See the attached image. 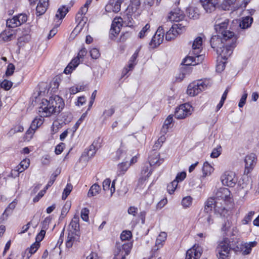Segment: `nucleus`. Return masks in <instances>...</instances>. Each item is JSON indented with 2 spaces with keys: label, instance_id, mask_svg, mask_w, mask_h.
Masks as SVG:
<instances>
[{
  "label": "nucleus",
  "instance_id": "f257e3e1",
  "mask_svg": "<svg viewBox=\"0 0 259 259\" xmlns=\"http://www.w3.org/2000/svg\"><path fill=\"white\" fill-rule=\"evenodd\" d=\"M64 107L63 100L59 96L55 95L51 97L49 100L43 99L38 109L41 117H48L52 114H58Z\"/></svg>",
  "mask_w": 259,
  "mask_h": 259
},
{
  "label": "nucleus",
  "instance_id": "f03ea898",
  "mask_svg": "<svg viewBox=\"0 0 259 259\" xmlns=\"http://www.w3.org/2000/svg\"><path fill=\"white\" fill-rule=\"evenodd\" d=\"M217 244L215 253L218 259H230L231 251L237 250L235 243L226 237L219 240Z\"/></svg>",
  "mask_w": 259,
  "mask_h": 259
},
{
  "label": "nucleus",
  "instance_id": "7ed1b4c3",
  "mask_svg": "<svg viewBox=\"0 0 259 259\" xmlns=\"http://www.w3.org/2000/svg\"><path fill=\"white\" fill-rule=\"evenodd\" d=\"M211 85L210 80L205 79L200 80L190 83L187 89V93L191 96H195L206 90Z\"/></svg>",
  "mask_w": 259,
  "mask_h": 259
},
{
  "label": "nucleus",
  "instance_id": "20e7f679",
  "mask_svg": "<svg viewBox=\"0 0 259 259\" xmlns=\"http://www.w3.org/2000/svg\"><path fill=\"white\" fill-rule=\"evenodd\" d=\"M236 37H232V39H229V41L225 44L224 47L217 49V53L223 60H227L232 54L233 49L236 47Z\"/></svg>",
  "mask_w": 259,
  "mask_h": 259
},
{
  "label": "nucleus",
  "instance_id": "39448f33",
  "mask_svg": "<svg viewBox=\"0 0 259 259\" xmlns=\"http://www.w3.org/2000/svg\"><path fill=\"white\" fill-rule=\"evenodd\" d=\"M229 36H221L217 34L213 35L210 40L211 47L217 52V49L224 47L225 44L229 41V39H232V37H235L234 32H229Z\"/></svg>",
  "mask_w": 259,
  "mask_h": 259
},
{
  "label": "nucleus",
  "instance_id": "423d86ee",
  "mask_svg": "<svg viewBox=\"0 0 259 259\" xmlns=\"http://www.w3.org/2000/svg\"><path fill=\"white\" fill-rule=\"evenodd\" d=\"M229 20L228 19L224 20L218 19L215 21L214 29L217 34L221 36H229V32H233L228 30Z\"/></svg>",
  "mask_w": 259,
  "mask_h": 259
},
{
  "label": "nucleus",
  "instance_id": "0eeeda50",
  "mask_svg": "<svg viewBox=\"0 0 259 259\" xmlns=\"http://www.w3.org/2000/svg\"><path fill=\"white\" fill-rule=\"evenodd\" d=\"M193 111L192 106L189 103H185L176 108L175 116L176 118L181 119L191 115Z\"/></svg>",
  "mask_w": 259,
  "mask_h": 259
},
{
  "label": "nucleus",
  "instance_id": "6e6552de",
  "mask_svg": "<svg viewBox=\"0 0 259 259\" xmlns=\"http://www.w3.org/2000/svg\"><path fill=\"white\" fill-rule=\"evenodd\" d=\"M223 185L230 187H233L237 182L235 174L231 171H226L221 177Z\"/></svg>",
  "mask_w": 259,
  "mask_h": 259
},
{
  "label": "nucleus",
  "instance_id": "1a4fd4ad",
  "mask_svg": "<svg viewBox=\"0 0 259 259\" xmlns=\"http://www.w3.org/2000/svg\"><path fill=\"white\" fill-rule=\"evenodd\" d=\"M244 174L248 175L254 168L256 163V157L255 154L251 153L245 156L244 159Z\"/></svg>",
  "mask_w": 259,
  "mask_h": 259
},
{
  "label": "nucleus",
  "instance_id": "9d476101",
  "mask_svg": "<svg viewBox=\"0 0 259 259\" xmlns=\"http://www.w3.org/2000/svg\"><path fill=\"white\" fill-rule=\"evenodd\" d=\"M122 19L120 17L115 18L112 21L111 29L110 30V38L114 39L120 31L121 23Z\"/></svg>",
  "mask_w": 259,
  "mask_h": 259
},
{
  "label": "nucleus",
  "instance_id": "9b49d317",
  "mask_svg": "<svg viewBox=\"0 0 259 259\" xmlns=\"http://www.w3.org/2000/svg\"><path fill=\"white\" fill-rule=\"evenodd\" d=\"M165 31L163 26H159L155 35L152 37L150 45L154 47L158 46L163 40L164 33Z\"/></svg>",
  "mask_w": 259,
  "mask_h": 259
},
{
  "label": "nucleus",
  "instance_id": "f8f14e48",
  "mask_svg": "<svg viewBox=\"0 0 259 259\" xmlns=\"http://www.w3.org/2000/svg\"><path fill=\"white\" fill-rule=\"evenodd\" d=\"M200 3L205 11L211 13L216 10L219 0H200Z\"/></svg>",
  "mask_w": 259,
  "mask_h": 259
},
{
  "label": "nucleus",
  "instance_id": "ddd939ff",
  "mask_svg": "<svg viewBox=\"0 0 259 259\" xmlns=\"http://www.w3.org/2000/svg\"><path fill=\"white\" fill-rule=\"evenodd\" d=\"M185 18L183 12L179 8L174 9L169 13L167 19L171 22H180L182 21Z\"/></svg>",
  "mask_w": 259,
  "mask_h": 259
},
{
  "label": "nucleus",
  "instance_id": "4468645a",
  "mask_svg": "<svg viewBox=\"0 0 259 259\" xmlns=\"http://www.w3.org/2000/svg\"><path fill=\"white\" fill-rule=\"evenodd\" d=\"M123 1L124 0H109L105 7L106 11L118 13L120 10L121 4Z\"/></svg>",
  "mask_w": 259,
  "mask_h": 259
},
{
  "label": "nucleus",
  "instance_id": "2eb2a0df",
  "mask_svg": "<svg viewBox=\"0 0 259 259\" xmlns=\"http://www.w3.org/2000/svg\"><path fill=\"white\" fill-rule=\"evenodd\" d=\"M202 253V248L198 246L194 245L187 251L185 259H199L201 256Z\"/></svg>",
  "mask_w": 259,
  "mask_h": 259
},
{
  "label": "nucleus",
  "instance_id": "dca6fc26",
  "mask_svg": "<svg viewBox=\"0 0 259 259\" xmlns=\"http://www.w3.org/2000/svg\"><path fill=\"white\" fill-rule=\"evenodd\" d=\"M185 65L181 64V67L180 69V73L179 74L177 75L176 78V80L178 81H182L185 77L186 75L189 74L192 70H191V62L187 63Z\"/></svg>",
  "mask_w": 259,
  "mask_h": 259
},
{
  "label": "nucleus",
  "instance_id": "f3484780",
  "mask_svg": "<svg viewBox=\"0 0 259 259\" xmlns=\"http://www.w3.org/2000/svg\"><path fill=\"white\" fill-rule=\"evenodd\" d=\"M167 237V234L164 232H161L158 235L155 242V246L152 250V257L156 255L157 250L163 245V242L165 241Z\"/></svg>",
  "mask_w": 259,
  "mask_h": 259
},
{
  "label": "nucleus",
  "instance_id": "a211bd4d",
  "mask_svg": "<svg viewBox=\"0 0 259 259\" xmlns=\"http://www.w3.org/2000/svg\"><path fill=\"white\" fill-rule=\"evenodd\" d=\"M30 160L29 159H25L22 160L20 164L12 170V175L14 177L19 176L20 173L22 172L29 166Z\"/></svg>",
  "mask_w": 259,
  "mask_h": 259
},
{
  "label": "nucleus",
  "instance_id": "6ab92c4d",
  "mask_svg": "<svg viewBox=\"0 0 259 259\" xmlns=\"http://www.w3.org/2000/svg\"><path fill=\"white\" fill-rule=\"evenodd\" d=\"M152 172L151 166L148 163L145 164L141 170V177L139 180V183L145 182L151 175Z\"/></svg>",
  "mask_w": 259,
  "mask_h": 259
},
{
  "label": "nucleus",
  "instance_id": "aec40b11",
  "mask_svg": "<svg viewBox=\"0 0 259 259\" xmlns=\"http://www.w3.org/2000/svg\"><path fill=\"white\" fill-rule=\"evenodd\" d=\"M195 57L188 56L186 57L181 64L185 65L188 62H191V65H195L201 62L204 59V56L202 55H195Z\"/></svg>",
  "mask_w": 259,
  "mask_h": 259
},
{
  "label": "nucleus",
  "instance_id": "412c9836",
  "mask_svg": "<svg viewBox=\"0 0 259 259\" xmlns=\"http://www.w3.org/2000/svg\"><path fill=\"white\" fill-rule=\"evenodd\" d=\"M132 247V244L131 242H127L122 245L121 255H117L114 256L113 259H125V256L128 255L131 252Z\"/></svg>",
  "mask_w": 259,
  "mask_h": 259
},
{
  "label": "nucleus",
  "instance_id": "4be33fe9",
  "mask_svg": "<svg viewBox=\"0 0 259 259\" xmlns=\"http://www.w3.org/2000/svg\"><path fill=\"white\" fill-rule=\"evenodd\" d=\"M49 6V0H39L36 7L37 16L44 14L47 10Z\"/></svg>",
  "mask_w": 259,
  "mask_h": 259
},
{
  "label": "nucleus",
  "instance_id": "5701e85b",
  "mask_svg": "<svg viewBox=\"0 0 259 259\" xmlns=\"http://www.w3.org/2000/svg\"><path fill=\"white\" fill-rule=\"evenodd\" d=\"M80 235V233H74L69 231L66 242V247L71 248L74 242L79 241Z\"/></svg>",
  "mask_w": 259,
  "mask_h": 259
},
{
  "label": "nucleus",
  "instance_id": "b1692460",
  "mask_svg": "<svg viewBox=\"0 0 259 259\" xmlns=\"http://www.w3.org/2000/svg\"><path fill=\"white\" fill-rule=\"evenodd\" d=\"M212 212L208 211L204 212V210L201 211L200 213L199 220L207 226H209L213 223L212 219Z\"/></svg>",
  "mask_w": 259,
  "mask_h": 259
},
{
  "label": "nucleus",
  "instance_id": "393cba45",
  "mask_svg": "<svg viewBox=\"0 0 259 259\" xmlns=\"http://www.w3.org/2000/svg\"><path fill=\"white\" fill-rule=\"evenodd\" d=\"M79 221V217L78 215H74L69 224V231L74 233H80Z\"/></svg>",
  "mask_w": 259,
  "mask_h": 259
},
{
  "label": "nucleus",
  "instance_id": "a878e982",
  "mask_svg": "<svg viewBox=\"0 0 259 259\" xmlns=\"http://www.w3.org/2000/svg\"><path fill=\"white\" fill-rule=\"evenodd\" d=\"M202 38L198 36L194 40L192 45L193 53L194 55H199L201 51Z\"/></svg>",
  "mask_w": 259,
  "mask_h": 259
},
{
  "label": "nucleus",
  "instance_id": "bb28decb",
  "mask_svg": "<svg viewBox=\"0 0 259 259\" xmlns=\"http://www.w3.org/2000/svg\"><path fill=\"white\" fill-rule=\"evenodd\" d=\"M230 191L227 188H221L216 193V197L219 199L227 200L230 197Z\"/></svg>",
  "mask_w": 259,
  "mask_h": 259
},
{
  "label": "nucleus",
  "instance_id": "cd10ccee",
  "mask_svg": "<svg viewBox=\"0 0 259 259\" xmlns=\"http://www.w3.org/2000/svg\"><path fill=\"white\" fill-rule=\"evenodd\" d=\"M17 204V201L15 199L13 202L9 204L8 207L6 208L5 211L3 213L2 218L3 220L7 219V217L12 213L13 210L15 208Z\"/></svg>",
  "mask_w": 259,
  "mask_h": 259
},
{
  "label": "nucleus",
  "instance_id": "c85d7f7f",
  "mask_svg": "<svg viewBox=\"0 0 259 259\" xmlns=\"http://www.w3.org/2000/svg\"><path fill=\"white\" fill-rule=\"evenodd\" d=\"M110 184L111 180L109 179H105L103 182V189L105 191L110 189L111 192V195H112L115 191V182L114 181H113L111 187L110 188Z\"/></svg>",
  "mask_w": 259,
  "mask_h": 259
},
{
  "label": "nucleus",
  "instance_id": "c756f323",
  "mask_svg": "<svg viewBox=\"0 0 259 259\" xmlns=\"http://www.w3.org/2000/svg\"><path fill=\"white\" fill-rule=\"evenodd\" d=\"M95 144L96 143L94 142L88 149H85L82 154V156H87L89 158L93 157L96 154L98 149L95 146Z\"/></svg>",
  "mask_w": 259,
  "mask_h": 259
},
{
  "label": "nucleus",
  "instance_id": "7c9ffc66",
  "mask_svg": "<svg viewBox=\"0 0 259 259\" xmlns=\"http://www.w3.org/2000/svg\"><path fill=\"white\" fill-rule=\"evenodd\" d=\"M126 155V151L125 150V147L123 145L122 143H121L120 148L116 151L115 153V156L114 157V159L116 160H118L120 158H125Z\"/></svg>",
  "mask_w": 259,
  "mask_h": 259
},
{
  "label": "nucleus",
  "instance_id": "2f4dec72",
  "mask_svg": "<svg viewBox=\"0 0 259 259\" xmlns=\"http://www.w3.org/2000/svg\"><path fill=\"white\" fill-rule=\"evenodd\" d=\"M130 166L127 161L122 162L117 165V174L118 176H121L124 174Z\"/></svg>",
  "mask_w": 259,
  "mask_h": 259
},
{
  "label": "nucleus",
  "instance_id": "473e14b6",
  "mask_svg": "<svg viewBox=\"0 0 259 259\" xmlns=\"http://www.w3.org/2000/svg\"><path fill=\"white\" fill-rule=\"evenodd\" d=\"M188 16L193 19H197L199 18V14L198 8L190 7L187 9Z\"/></svg>",
  "mask_w": 259,
  "mask_h": 259
},
{
  "label": "nucleus",
  "instance_id": "72a5a7b5",
  "mask_svg": "<svg viewBox=\"0 0 259 259\" xmlns=\"http://www.w3.org/2000/svg\"><path fill=\"white\" fill-rule=\"evenodd\" d=\"M139 52V50H137L135 53L131 57L130 60H129V64L127 66L128 68H125L126 73H127L130 70L134 68V66L136 64V63L135 62L138 56Z\"/></svg>",
  "mask_w": 259,
  "mask_h": 259
},
{
  "label": "nucleus",
  "instance_id": "f704fd0d",
  "mask_svg": "<svg viewBox=\"0 0 259 259\" xmlns=\"http://www.w3.org/2000/svg\"><path fill=\"white\" fill-rule=\"evenodd\" d=\"M68 11V8H66L65 6H63L57 10L55 17L59 20H61L65 16Z\"/></svg>",
  "mask_w": 259,
  "mask_h": 259
},
{
  "label": "nucleus",
  "instance_id": "c9c22d12",
  "mask_svg": "<svg viewBox=\"0 0 259 259\" xmlns=\"http://www.w3.org/2000/svg\"><path fill=\"white\" fill-rule=\"evenodd\" d=\"M172 116L171 115H169L165 120L162 127L161 130V133L162 134H166L167 133L169 125L172 123Z\"/></svg>",
  "mask_w": 259,
  "mask_h": 259
},
{
  "label": "nucleus",
  "instance_id": "e433bc0d",
  "mask_svg": "<svg viewBox=\"0 0 259 259\" xmlns=\"http://www.w3.org/2000/svg\"><path fill=\"white\" fill-rule=\"evenodd\" d=\"M253 21V18L249 16L243 18L239 24L240 27L242 29L249 27Z\"/></svg>",
  "mask_w": 259,
  "mask_h": 259
},
{
  "label": "nucleus",
  "instance_id": "4c0bfd02",
  "mask_svg": "<svg viewBox=\"0 0 259 259\" xmlns=\"http://www.w3.org/2000/svg\"><path fill=\"white\" fill-rule=\"evenodd\" d=\"M101 191L100 186L97 184H94L90 188L88 193V197H92L97 195Z\"/></svg>",
  "mask_w": 259,
  "mask_h": 259
},
{
  "label": "nucleus",
  "instance_id": "58836bf2",
  "mask_svg": "<svg viewBox=\"0 0 259 259\" xmlns=\"http://www.w3.org/2000/svg\"><path fill=\"white\" fill-rule=\"evenodd\" d=\"M215 206V201L214 199L212 198H209L205 203V205L204 208V212H212V208Z\"/></svg>",
  "mask_w": 259,
  "mask_h": 259
},
{
  "label": "nucleus",
  "instance_id": "ea45409f",
  "mask_svg": "<svg viewBox=\"0 0 259 259\" xmlns=\"http://www.w3.org/2000/svg\"><path fill=\"white\" fill-rule=\"evenodd\" d=\"M159 154L155 152L153 157H150L148 164H150L151 166L152 165L159 166L163 161L162 159H159Z\"/></svg>",
  "mask_w": 259,
  "mask_h": 259
},
{
  "label": "nucleus",
  "instance_id": "a19ab883",
  "mask_svg": "<svg viewBox=\"0 0 259 259\" xmlns=\"http://www.w3.org/2000/svg\"><path fill=\"white\" fill-rule=\"evenodd\" d=\"M115 108L113 106H111L108 109H105L102 114L103 117V122H105L108 118L112 116L115 113Z\"/></svg>",
  "mask_w": 259,
  "mask_h": 259
},
{
  "label": "nucleus",
  "instance_id": "79ce46f5",
  "mask_svg": "<svg viewBox=\"0 0 259 259\" xmlns=\"http://www.w3.org/2000/svg\"><path fill=\"white\" fill-rule=\"evenodd\" d=\"M19 26H20V23L18 22L16 16L12 19L7 20V26L9 28H15Z\"/></svg>",
  "mask_w": 259,
  "mask_h": 259
},
{
  "label": "nucleus",
  "instance_id": "37998d69",
  "mask_svg": "<svg viewBox=\"0 0 259 259\" xmlns=\"http://www.w3.org/2000/svg\"><path fill=\"white\" fill-rule=\"evenodd\" d=\"M72 119V114L69 112H65L62 114L61 121L62 123L67 124L69 123Z\"/></svg>",
  "mask_w": 259,
  "mask_h": 259
},
{
  "label": "nucleus",
  "instance_id": "c03bdc74",
  "mask_svg": "<svg viewBox=\"0 0 259 259\" xmlns=\"http://www.w3.org/2000/svg\"><path fill=\"white\" fill-rule=\"evenodd\" d=\"M202 170L203 175L207 176L208 175H210L213 171V167L208 163V162L206 161L204 163Z\"/></svg>",
  "mask_w": 259,
  "mask_h": 259
},
{
  "label": "nucleus",
  "instance_id": "a18cd8bd",
  "mask_svg": "<svg viewBox=\"0 0 259 259\" xmlns=\"http://www.w3.org/2000/svg\"><path fill=\"white\" fill-rule=\"evenodd\" d=\"M72 189V186L71 184H67L65 188L64 189L62 196V199L63 200H65L68 196L69 195L70 192H71Z\"/></svg>",
  "mask_w": 259,
  "mask_h": 259
},
{
  "label": "nucleus",
  "instance_id": "49530a36",
  "mask_svg": "<svg viewBox=\"0 0 259 259\" xmlns=\"http://www.w3.org/2000/svg\"><path fill=\"white\" fill-rule=\"evenodd\" d=\"M150 26L149 24L147 23L145 25V26L143 27L142 30L139 33V37L140 38H143L145 36H146L148 33L150 31Z\"/></svg>",
  "mask_w": 259,
  "mask_h": 259
},
{
  "label": "nucleus",
  "instance_id": "de8ad7c7",
  "mask_svg": "<svg viewBox=\"0 0 259 259\" xmlns=\"http://www.w3.org/2000/svg\"><path fill=\"white\" fill-rule=\"evenodd\" d=\"M43 123V120L41 118H35L32 122L30 126L32 130H36Z\"/></svg>",
  "mask_w": 259,
  "mask_h": 259
},
{
  "label": "nucleus",
  "instance_id": "09e8293b",
  "mask_svg": "<svg viewBox=\"0 0 259 259\" xmlns=\"http://www.w3.org/2000/svg\"><path fill=\"white\" fill-rule=\"evenodd\" d=\"M177 186L178 184L177 181H173L168 184L167 186V190L168 192L170 194H172L175 191Z\"/></svg>",
  "mask_w": 259,
  "mask_h": 259
},
{
  "label": "nucleus",
  "instance_id": "8fccbe9b",
  "mask_svg": "<svg viewBox=\"0 0 259 259\" xmlns=\"http://www.w3.org/2000/svg\"><path fill=\"white\" fill-rule=\"evenodd\" d=\"M13 85V83L7 79L4 80L0 84V86L2 88L4 89L6 91L9 90Z\"/></svg>",
  "mask_w": 259,
  "mask_h": 259
},
{
  "label": "nucleus",
  "instance_id": "3c124183",
  "mask_svg": "<svg viewBox=\"0 0 259 259\" xmlns=\"http://www.w3.org/2000/svg\"><path fill=\"white\" fill-rule=\"evenodd\" d=\"M132 236V234L130 231H123L120 234V238L122 241L128 240Z\"/></svg>",
  "mask_w": 259,
  "mask_h": 259
},
{
  "label": "nucleus",
  "instance_id": "603ef678",
  "mask_svg": "<svg viewBox=\"0 0 259 259\" xmlns=\"http://www.w3.org/2000/svg\"><path fill=\"white\" fill-rule=\"evenodd\" d=\"M192 198L190 196L184 197L182 200V205L185 208L189 207L192 204Z\"/></svg>",
  "mask_w": 259,
  "mask_h": 259
},
{
  "label": "nucleus",
  "instance_id": "864d4df0",
  "mask_svg": "<svg viewBox=\"0 0 259 259\" xmlns=\"http://www.w3.org/2000/svg\"><path fill=\"white\" fill-rule=\"evenodd\" d=\"M86 20L87 18L84 17L83 16H82L78 13L76 14L75 17V20L76 22L78 23V25L83 26L84 24L85 23Z\"/></svg>",
  "mask_w": 259,
  "mask_h": 259
},
{
  "label": "nucleus",
  "instance_id": "5fc2aeb1",
  "mask_svg": "<svg viewBox=\"0 0 259 259\" xmlns=\"http://www.w3.org/2000/svg\"><path fill=\"white\" fill-rule=\"evenodd\" d=\"M70 207H71V203L69 202H66V203L65 204V205L63 206V207L62 209V210H61V216L62 218H64L66 215V214L69 210Z\"/></svg>",
  "mask_w": 259,
  "mask_h": 259
},
{
  "label": "nucleus",
  "instance_id": "6e6d98bb",
  "mask_svg": "<svg viewBox=\"0 0 259 259\" xmlns=\"http://www.w3.org/2000/svg\"><path fill=\"white\" fill-rule=\"evenodd\" d=\"M89 210L87 208H83L81 210V218L85 222L89 221Z\"/></svg>",
  "mask_w": 259,
  "mask_h": 259
},
{
  "label": "nucleus",
  "instance_id": "4d7b16f0",
  "mask_svg": "<svg viewBox=\"0 0 259 259\" xmlns=\"http://www.w3.org/2000/svg\"><path fill=\"white\" fill-rule=\"evenodd\" d=\"M221 153V146H218L215 148H214L210 154V157L212 158L218 157Z\"/></svg>",
  "mask_w": 259,
  "mask_h": 259
},
{
  "label": "nucleus",
  "instance_id": "13d9d810",
  "mask_svg": "<svg viewBox=\"0 0 259 259\" xmlns=\"http://www.w3.org/2000/svg\"><path fill=\"white\" fill-rule=\"evenodd\" d=\"M254 214V212L253 211H249L248 214L245 215L243 220H242L243 224L246 225L249 223L252 218L253 215Z\"/></svg>",
  "mask_w": 259,
  "mask_h": 259
},
{
  "label": "nucleus",
  "instance_id": "bf43d9fd",
  "mask_svg": "<svg viewBox=\"0 0 259 259\" xmlns=\"http://www.w3.org/2000/svg\"><path fill=\"white\" fill-rule=\"evenodd\" d=\"M59 173H60V171H59L58 172H56L55 174H53L51 176L50 181L48 182L47 185L45 187V189L46 190H47L49 187H50L53 184V183H54V182L56 179V177L58 176V175Z\"/></svg>",
  "mask_w": 259,
  "mask_h": 259
},
{
  "label": "nucleus",
  "instance_id": "052dcab7",
  "mask_svg": "<svg viewBox=\"0 0 259 259\" xmlns=\"http://www.w3.org/2000/svg\"><path fill=\"white\" fill-rule=\"evenodd\" d=\"M40 246V243H38L36 242L33 243L31 246L30 247L29 249V253L30 254V255L36 252V251L37 250L38 248Z\"/></svg>",
  "mask_w": 259,
  "mask_h": 259
},
{
  "label": "nucleus",
  "instance_id": "680f3d73",
  "mask_svg": "<svg viewBox=\"0 0 259 259\" xmlns=\"http://www.w3.org/2000/svg\"><path fill=\"white\" fill-rule=\"evenodd\" d=\"M124 19L127 26L130 27L133 26V19L131 14H124Z\"/></svg>",
  "mask_w": 259,
  "mask_h": 259
},
{
  "label": "nucleus",
  "instance_id": "e2e57ef3",
  "mask_svg": "<svg viewBox=\"0 0 259 259\" xmlns=\"http://www.w3.org/2000/svg\"><path fill=\"white\" fill-rule=\"evenodd\" d=\"M18 22L20 23V25L26 22L27 20V16L26 14H21L16 16Z\"/></svg>",
  "mask_w": 259,
  "mask_h": 259
},
{
  "label": "nucleus",
  "instance_id": "0e129e2a",
  "mask_svg": "<svg viewBox=\"0 0 259 259\" xmlns=\"http://www.w3.org/2000/svg\"><path fill=\"white\" fill-rule=\"evenodd\" d=\"M181 23H179L178 24H174V28H176L177 30H178L180 32H181L183 28H184L186 26L187 22L186 21H182Z\"/></svg>",
  "mask_w": 259,
  "mask_h": 259
},
{
  "label": "nucleus",
  "instance_id": "69168bd1",
  "mask_svg": "<svg viewBox=\"0 0 259 259\" xmlns=\"http://www.w3.org/2000/svg\"><path fill=\"white\" fill-rule=\"evenodd\" d=\"M51 221V219L50 217H47L45 219V220L41 222V229L46 231L49 228V225Z\"/></svg>",
  "mask_w": 259,
  "mask_h": 259
},
{
  "label": "nucleus",
  "instance_id": "338daca9",
  "mask_svg": "<svg viewBox=\"0 0 259 259\" xmlns=\"http://www.w3.org/2000/svg\"><path fill=\"white\" fill-rule=\"evenodd\" d=\"M90 55L93 59H96L100 56L99 51L96 48H93L90 51Z\"/></svg>",
  "mask_w": 259,
  "mask_h": 259
},
{
  "label": "nucleus",
  "instance_id": "774afa93",
  "mask_svg": "<svg viewBox=\"0 0 259 259\" xmlns=\"http://www.w3.org/2000/svg\"><path fill=\"white\" fill-rule=\"evenodd\" d=\"M13 36V34L10 33V31H9L8 32V33L6 31H5L2 34V36L3 37V39H4V40L5 41H10L11 40Z\"/></svg>",
  "mask_w": 259,
  "mask_h": 259
}]
</instances>
